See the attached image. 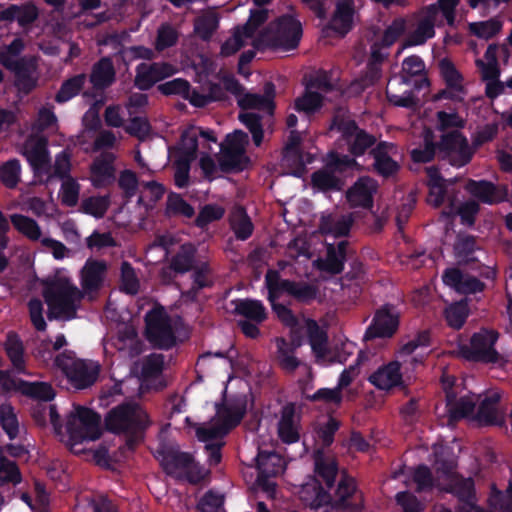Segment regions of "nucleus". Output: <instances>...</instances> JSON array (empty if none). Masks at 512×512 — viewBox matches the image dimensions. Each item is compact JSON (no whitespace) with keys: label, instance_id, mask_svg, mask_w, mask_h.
I'll return each instance as SVG.
<instances>
[{"label":"nucleus","instance_id":"423d86ee","mask_svg":"<svg viewBox=\"0 0 512 512\" xmlns=\"http://www.w3.org/2000/svg\"><path fill=\"white\" fill-rule=\"evenodd\" d=\"M439 129L442 132L440 149L454 166L461 167L467 164L472 151L467 140L460 134L458 129L463 126V120L455 113L440 111L437 113Z\"/></svg>","mask_w":512,"mask_h":512},{"label":"nucleus","instance_id":"3c124183","mask_svg":"<svg viewBox=\"0 0 512 512\" xmlns=\"http://www.w3.org/2000/svg\"><path fill=\"white\" fill-rule=\"evenodd\" d=\"M6 353L17 372L25 371L24 349L19 338L9 334L5 343Z\"/></svg>","mask_w":512,"mask_h":512},{"label":"nucleus","instance_id":"393cba45","mask_svg":"<svg viewBox=\"0 0 512 512\" xmlns=\"http://www.w3.org/2000/svg\"><path fill=\"white\" fill-rule=\"evenodd\" d=\"M498 391H490L482 399L475 419L481 425H502L505 422L506 406L500 401Z\"/></svg>","mask_w":512,"mask_h":512},{"label":"nucleus","instance_id":"cd10ccee","mask_svg":"<svg viewBox=\"0 0 512 512\" xmlns=\"http://www.w3.org/2000/svg\"><path fill=\"white\" fill-rule=\"evenodd\" d=\"M115 155L110 152L102 153L96 157L90 165L89 180L96 188H103L115 180V168L113 166Z\"/></svg>","mask_w":512,"mask_h":512},{"label":"nucleus","instance_id":"37998d69","mask_svg":"<svg viewBox=\"0 0 512 512\" xmlns=\"http://www.w3.org/2000/svg\"><path fill=\"white\" fill-rule=\"evenodd\" d=\"M37 17V9L34 5H11L6 9L0 8V21L16 20L21 26L33 22Z\"/></svg>","mask_w":512,"mask_h":512},{"label":"nucleus","instance_id":"774afa93","mask_svg":"<svg viewBox=\"0 0 512 512\" xmlns=\"http://www.w3.org/2000/svg\"><path fill=\"white\" fill-rule=\"evenodd\" d=\"M468 316V308L466 302H458L450 305L445 310V318L448 324L453 328H460L466 317Z\"/></svg>","mask_w":512,"mask_h":512},{"label":"nucleus","instance_id":"4d7b16f0","mask_svg":"<svg viewBox=\"0 0 512 512\" xmlns=\"http://www.w3.org/2000/svg\"><path fill=\"white\" fill-rule=\"evenodd\" d=\"M299 496L311 509L319 503L322 504L328 498V494L323 491L315 480L304 484L299 491Z\"/></svg>","mask_w":512,"mask_h":512},{"label":"nucleus","instance_id":"5fc2aeb1","mask_svg":"<svg viewBox=\"0 0 512 512\" xmlns=\"http://www.w3.org/2000/svg\"><path fill=\"white\" fill-rule=\"evenodd\" d=\"M502 29V22L497 18L486 21L472 22L469 24V31L474 36L488 40L497 35Z\"/></svg>","mask_w":512,"mask_h":512},{"label":"nucleus","instance_id":"a19ab883","mask_svg":"<svg viewBox=\"0 0 512 512\" xmlns=\"http://www.w3.org/2000/svg\"><path fill=\"white\" fill-rule=\"evenodd\" d=\"M354 7L352 0H338L331 20V28L341 34L347 33L353 23Z\"/></svg>","mask_w":512,"mask_h":512},{"label":"nucleus","instance_id":"bf43d9fd","mask_svg":"<svg viewBox=\"0 0 512 512\" xmlns=\"http://www.w3.org/2000/svg\"><path fill=\"white\" fill-rule=\"evenodd\" d=\"M109 205V196H92L82 201L81 210L95 218H102Z\"/></svg>","mask_w":512,"mask_h":512},{"label":"nucleus","instance_id":"79ce46f5","mask_svg":"<svg viewBox=\"0 0 512 512\" xmlns=\"http://www.w3.org/2000/svg\"><path fill=\"white\" fill-rule=\"evenodd\" d=\"M351 224L349 215H327L322 217L320 231L326 236L342 237L348 234Z\"/></svg>","mask_w":512,"mask_h":512},{"label":"nucleus","instance_id":"72a5a7b5","mask_svg":"<svg viewBox=\"0 0 512 512\" xmlns=\"http://www.w3.org/2000/svg\"><path fill=\"white\" fill-rule=\"evenodd\" d=\"M439 69L447 84V89L443 91V95L455 100H462L465 94L463 78L453 63L443 59L439 63Z\"/></svg>","mask_w":512,"mask_h":512},{"label":"nucleus","instance_id":"e433bc0d","mask_svg":"<svg viewBox=\"0 0 512 512\" xmlns=\"http://www.w3.org/2000/svg\"><path fill=\"white\" fill-rule=\"evenodd\" d=\"M466 188L471 195L487 204L501 202L507 196V190L504 187H497L487 181H470Z\"/></svg>","mask_w":512,"mask_h":512},{"label":"nucleus","instance_id":"338daca9","mask_svg":"<svg viewBox=\"0 0 512 512\" xmlns=\"http://www.w3.org/2000/svg\"><path fill=\"white\" fill-rule=\"evenodd\" d=\"M489 504L492 512H512V486L504 493L493 489Z\"/></svg>","mask_w":512,"mask_h":512},{"label":"nucleus","instance_id":"c85d7f7f","mask_svg":"<svg viewBox=\"0 0 512 512\" xmlns=\"http://www.w3.org/2000/svg\"><path fill=\"white\" fill-rule=\"evenodd\" d=\"M277 433L282 442L291 444L300 439V415L294 404L285 405L280 413Z\"/></svg>","mask_w":512,"mask_h":512},{"label":"nucleus","instance_id":"1a4fd4ad","mask_svg":"<svg viewBox=\"0 0 512 512\" xmlns=\"http://www.w3.org/2000/svg\"><path fill=\"white\" fill-rule=\"evenodd\" d=\"M66 430L67 445L73 453L80 454L84 451L83 444L100 437V417L88 408L74 407L68 416Z\"/></svg>","mask_w":512,"mask_h":512},{"label":"nucleus","instance_id":"f03ea898","mask_svg":"<svg viewBox=\"0 0 512 512\" xmlns=\"http://www.w3.org/2000/svg\"><path fill=\"white\" fill-rule=\"evenodd\" d=\"M429 345L430 336L427 332L410 339L400 347L394 361L381 366L369 376L370 383L385 391L401 385L403 376L412 372L428 355Z\"/></svg>","mask_w":512,"mask_h":512},{"label":"nucleus","instance_id":"de8ad7c7","mask_svg":"<svg viewBox=\"0 0 512 512\" xmlns=\"http://www.w3.org/2000/svg\"><path fill=\"white\" fill-rule=\"evenodd\" d=\"M315 471L323 478L327 486H331L335 480L337 468L332 456L322 451H317L314 456Z\"/></svg>","mask_w":512,"mask_h":512},{"label":"nucleus","instance_id":"c03bdc74","mask_svg":"<svg viewBox=\"0 0 512 512\" xmlns=\"http://www.w3.org/2000/svg\"><path fill=\"white\" fill-rule=\"evenodd\" d=\"M219 26V16L214 10H206L194 21V32L202 40H209Z\"/></svg>","mask_w":512,"mask_h":512},{"label":"nucleus","instance_id":"0eeeda50","mask_svg":"<svg viewBox=\"0 0 512 512\" xmlns=\"http://www.w3.org/2000/svg\"><path fill=\"white\" fill-rule=\"evenodd\" d=\"M50 317L71 319L74 317L81 294L68 278L56 276L45 282L43 290Z\"/></svg>","mask_w":512,"mask_h":512},{"label":"nucleus","instance_id":"5701e85b","mask_svg":"<svg viewBox=\"0 0 512 512\" xmlns=\"http://www.w3.org/2000/svg\"><path fill=\"white\" fill-rule=\"evenodd\" d=\"M424 71V63L418 56H410L404 59L402 64V77L400 79H392L388 82L387 96L389 101L402 107H409L413 105V98L410 94L403 92V95H397L392 92L396 84H407L409 76L420 75Z\"/></svg>","mask_w":512,"mask_h":512},{"label":"nucleus","instance_id":"6ab92c4d","mask_svg":"<svg viewBox=\"0 0 512 512\" xmlns=\"http://www.w3.org/2000/svg\"><path fill=\"white\" fill-rule=\"evenodd\" d=\"M497 338L495 331L482 329L472 336L469 344L459 347V354L470 361L496 362L499 358L494 348Z\"/></svg>","mask_w":512,"mask_h":512},{"label":"nucleus","instance_id":"13d9d810","mask_svg":"<svg viewBox=\"0 0 512 512\" xmlns=\"http://www.w3.org/2000/svg\"><path fill=\"white\" fill-rule=\"evenodd\" d=\"M435 154V145L432 132L429 129L423 131V146L418 145L411 148V158L415 162H428Z\"/></svg>","mask_w":512,"mask_h":512},{"label":"nucleus","instance_id":"39448f33","mask_svg":"<svg viewBox=\"0 0 512 512\" xmlns=\"http://www.w3.org/2000/svg\"><path fill=\"white\" fill-rule=\"evenodd\" d=\"M436 484L441 489L453 493L462 503L460 512H485L476 505L474 483L471 478H461L454 472V462L440 463L436 460ZM434 512H452L450 509L438 505Z\"/></svg>","mask_w":512,"mask_h":512},{"label":"nucleus","instance_id":"680f3d73","mask_svg":"<svg viewBox=\"0 0 512 512\" xmlns=\"http://www.w3.org/2000/svg\"><path fill=\"white\" fill-rule=\"evenodd\" d=\"M34 129L37 131L49 130L50 132H57L58 119L53 111V107L45 105L38 110L37 119L34 123Z\"/></svg>","mask_w":512,"mask_h":512},{"label":"nucleus","instance_id":"052dcab7","mask_svg":"<svg viewBox=\"0 0 512 512\" xmlns=\"http://www.w3.org/2000/svg\"><path fill=\"white\" fill-rule=\"evenodd\" d=\"M195 248L190 243H184L172 259L171 267L176 272H186L192 267Z\"/></svg>","mask_w":512,"mask_h":512},{"label":"nucleus","instance_id":"ddd939ff","mask_svg":"<svg viewBox=\"0 0 512 512\" xmlns=\"http://www.w3.org/2000/svg\"><path fill=\"white\" fill-rule=\"evenodd\" d=\"M149 425L146 412L137 404L117 406L106 417L107 429L114 433L137 434Z\"/></svg>","mask_w":512,"mask_h":512},{"label":"nucleus","instance_id":"6e6d98bb","mask_svg":"<svg viewBox=\"0 0 512 512\" xmlns=\"http://www.w3.org/2000/svg\"><path fill=\"white\" fill-rule=\"evenodd\" d=\"M81 186L73 177H65L62 179L59 190V198L63 205L73 207L78 203Z\"/></svg>","mask_w":512,"mask_h":512},{"label":"nucleus","instance_id":"49530a36","mask_svg":"<svg viewBox=\"0 0 512 512\" xmlns=\"http://www.w3.org/2000/svg\"><path fill=\"white\" fill-rule=\"evenodd\" d=\"M278 287L281 295H291L300 301H309L316 297V289L312 285L281 280L279 276Z\"/></svg>","mask_w":512,"mask_h":512},{"label":"nucleus","instance_id":"9b49d317","mask_svg":"<svg viewBox=\"0 0 512 512\" xmlns=\"http://www.w3.org/2000/svg\"><path fill=\"white\" fill-rule=\"evenodd\" d=\"M408 30L406 21L403 18H397L393 20L384 30L380 42L377 40L371 47V58L372 63L369 66V76L361 80L356 81L352 84V89L357 91L358 88L363 89L364 87L372 84L380 76V70L378 63L384 59L387 55L382 48H388L393 45L403 34Z\"/></svg>","mask_w":512,"mask_h":512},{"label":"nucleus","instance_id":"dca6fc26","mask_svg":"<svg viewBox=\"0 0 512 512\" xmlns=\"http://www.w3.org/2000/svg\"><path fill=\"white\" fill-rule=\"evenodd\" d=\"M302 34L301 24L293 16L281 17L275 26L266 32L258 34V40L263 41L265 46H273L283 50L294 49Z\"/></svg>","mask_w":512,"mask_h":512},{"label":"nucleus","instance_id":"9d476101","mask_svg":"<svg viewBox=\"0 0 512 512\" xmlns=\"http://www.w3.org/2000/svg\"><path fill=\"white\" fill-rule=\"evenodd\" d=\"M180 326V319L169 316L163 307H155L146 315L147 338L159 348L167 349L175 344Z\"/></svg>","mask_w":512,"mask_h":512},{"label":"nucleus","instance_id":"aec40b11","mask_svg":"<svg viewBox=\"0 0 512 512\" xmlns=\"http://www.w3.org/2000/svg\"><path fill=\"white\" fill-rule=\"evenodd\" d=\"M446 393L447 421L442 424L450 425L453 421L469 416L476 403L474 395L463 394L458 397L459 385L455 384L453 376L444 374L441 378Z\"/></svg>","mask_w":512,"mask_h":512},{"label":"nucleus","instance_id":"0e129e2a","mask_svg":"<svg viewBox=\"0 0 512 512\" xmlns=\"http://www.w3.org/2000/svg\"><path fill=\"white\" fill-rule=\"evenodd\" d=\"M164 366V358L161 354H152L141 363V377L144 381L156 378L161 374Z\"/></svg>","mask_w":512,"mask_h":512},{"label":"nucleus","instance_id":"bb28decb","mask_svg":"<svg viewBox=\"0 0 512 512\" xmlns=\"http://www.w3.org/2000/svg\"><path fill=\"white\" fill-rule=\"evenodd\" d=\"M201 136L205 142L216 143V138L210 131H203L199 127L191 126L184 130L177 147L170 152V155L191 159L196 156L198 137Z\"/></svg>","mask_w":512,"mask_h":512},{"label":"nucleus","instance_id":"69168bd1","mask_svg":"<svg viewBox=\"0 0 512 512\" xmlns=\"http://www.w3.org/2000/svg\"><path fill=\"white\" fill-rule=\"evenodd\" d=\"M85 79V75H77L63 83L56 95V101L63 103L77 95L85 83Z\"/></svg>","mask_w":512,"mask_h":512},{"label":"nucleus","instance_id":"603ef678","mask_svg":"<svg viewBox=\"0 0 512 512\" xmlns=\"http://www.w3.org/2000/svg\"><path fill=\"white\" fill-rule=\"evenodd\" d=\"M230 223L238 239L245 240L252 234L253 225L242 208L238 207L233 210Z\"/></svg>","mask_w":512,"mask_h":512},{"label":"nucleus","instance_id":"4c0bfd02","mask_svg":"<svg viewBox=\"0 0 512 512\" xmlns=\"http://www.w3.org/2000/svg\"><path fill=\"white\" fill-rule=\"evenodd\" d=\"M344 242H340L335 248L333 244H327L326 257L316 259L313 264L321 272L327 274H337L343 269L344 260Z\"/></svg>","mask_w":512,"mask_h":512},{"label":"nucleus","instance_id":"c9c22d12","mask_svg":"<svg viewBox=\"0 0 512 512\" xmlns=\"http://www.w3.org/2000/svg\"><path fill=\"white\" fill-rule=\"evenodd\" d=\"M375 169L383 176L392 175L398 169L397 149L393 144L380 143L373 151Z\"/></svg>","mask_w":512,"mask_h":512},{"label":"nucleus","instance_id":"864d4df0","mask_svg":"<svg viewBox=\"0 0 512 512\" xmlns=\"http://www.w3.org/2000/svg\"><path fill=\"white\" fill-rule=\"evenodd\" d=\"M164 187L154 181H142L139 188V202L145 207L153 206L164 195Z\"/></svg>","mask_w":512,"mask_h":512},{"label":"nucleus","instance_id":"7c9ffc66","mask_svg":"<svg viewBox=\"0 0 512 512\" xmlns=\"http://www.w3.org/2000/svg\"><path fill=\"white\" fill-rule=\"evenodd\" d=\"M497 46L489 45L484 58L476 59V65L481 72L484 80L487 81V94L489 97H495L499 93L500 86L496 83L499 76L498 62L496 58Z\"/></svg>","mask_w":512,"mask_h":512},{"label":"nucleus","instance_id":"7ed1b4c3","mask_svg":"<svg viewBox=\"0 0 512 512\" xmlns=\"http://www.w3.org/2000/svg\"><path fill=\"white\" fill-rule=\"evenodd\" d=\"M247 401V396L241 395L233 401L217 405L215 416L209 422L197 426L196 435L200 441L206 443L205 449L211 465L220 462L222 438L230 429L240 423L247 409Z\"/></svg>","mask_w":512,"mask_h":512},{"label":"nucleus","instance_id":"412c9836","mask_svg":"<svg viewBox=\"0 0 512 512\" xmlns=\"http://www.w3.org/2000/svg\"><path fill=\"white\" fill-rule=\"evenodd\" d=\"M248 144L246 133L236 130L229 134L221 146L219 166L221 170L242 169L246 163L245 147Z\"/></svg>","mask_w":512,"mask_h":512},{"label":"nucleus","instance_id":"a878e982","mask_svg":"<svg viewBox=\"0 0 512 512\" xmlns=\"http://www.w3.org/2000/svg\"><path fill=\"white\" fill-rule=\"evenodd\" d=\"M25 156L37 176L51 178L52 167L44 138H31L25 144Z\"/></svg>","mask_w":512,"mask_h":512},{"label":"nucleus","instance_id":"f3484780","mask_svg":"<svg viewBox=\"0 0 512 512\" xmlns=\"http://www.w3.org/2000/svg\"><path fill=\"white\" fill-rule=\"evenodd\" d=\"M357 166L354 159L331 152L327 157L326 166L312 175L313 186L321 191L338 190L341 188L342 182L336 172L354 169Z\"/></svg>","mask_w":512,"mask_h":512},{"label":"nucleus","instance_id":"f704fd0d","mask_svg":"<svg viewBox=\"0 0 512 512\" xmlns=\"http://www.w3.org/2000/svg\"><path fill=\"white\" fill-rule=\"evenodd\" d=\"M377 190V183L369 177H361L347 191V200L352 206L370 207L373 195Z\"/></svg>","mask_w":512,"mask_h":512},{"label":"nucleus","instance_id":"2f4dec72","mask_svg":"<svg viewBox=\"0 0 512 512\" xmlns=\"http://www.w3.org/2000/svg\"><path fill=\"white\" fill-rule=\"evenodd\" d=\"M398 315L392 308H383L379 310L374 318L372 325L368 328L366 336L390 337L397 329Z\"/></svg>","mask_w":512,"mask_h":512},{"label":"nucleus","instance_id":"a18cd8bd","mask_svg":"<svg viewBox=\"0 0 512 512\" xmlns=\"http://www.w3.org/2000/svg\"><path fill=\"white\" fill-rule=\"evenodd\" d=\"M235 311L243 316L244 320H250L256 323H262L266 317V309L258 300H238L234 302Z\"/></svg>","mask_w":512,"mask_h":512},{"label":"nucleus","instance_id":"f257e3e1","mask_svg":"<svg viewBox=\"0 0 512 512\" xmlns=\"http://www.w3.org/2000/svg\"><path fill=\"white\" fill-rule=\"evenodd\" d=\"M265 282L269 292L268 299L274 312L285 325L291 328L293 344L299 346L301 344L300 336L306 335L317 361L324 360L328 352L326 331L313 320L297 319L286 306L276 302L282 296L279 293L278 273L276 271H268Z\"/></svg>","mask_w":512,"mask_h":512},{"label":"nucleus","instance_id":"09e8293b","mask_svg":"<svg viewBox=\"0 0 512 512\" xmlns=\"http://www.w3.org/2000/svg\"><path fill=\"white\" fill-rule=\"evenodd\" d=\"M115 77L114 67L108 58L101 59L93 68L91 82L95 87L103 88L110 85Z\"/></svg>","mask_w":512,"mask_h":512},{"label":"nucleus","instance_id":"4be33fe9","mask_svg":"<svg viewBox=\"0 0 512 512\" xmlns=\"http://www.w3.org/2000/svg\"><path fill=\"white\" fill-rule=\"evenodd\" d=\"M256 464L259 471L257 482L270 496L275 492V483L268 478L283 473L285 469L284 459L274 453L259 451L256 457Z\"/></svg>","mask_w":512,"mask_h":512},{"label":"nucleus","instance_id":"f8f14e48","mask_svg":"<svg viewBox=\"0 0 512 512\" xmlns=\"http://www.w3.org/2000/svg\"><path fill=\"white\" fill-rule=\"evenodd\" d=\"M55 364L66 376L71 386L76 389H83L93 384L100 369L97 362L78 359L71 353L59 355Z\"/></svg>","mask_w":512,"mask_h":512},{"label":"nucleus","instance_id":"a211bd4d","mask_svg":"<svg viewBox=\"0 0 512 512\" xmlns=\"http://www.w3.org/2000/svg\"><path fill=\"white\" fill-rule=\"evenodd\" d=\"M219 80L224 85L225 91L236 96L238 105L242 109H257L267 112L272 111L274 94V87L272 84L266 85L264 95H258L252 93H243V88L241 85L235 80L233 76L225 72L220 73Z\"/></svg>","mask_w":512,"mask_h":512},{"label":"nucleus","instance_id":"58836bf2","mask_svg":"<svg viewBox=\"0 0 512 512\" xmlns=\"http://www.w3.org/2000/svg\"><path fill=\"white\" fill-rule=\"evenodd\" d=\"M341 130L351 153L356 156L363 154L374 142V139L360 130L354 122L346 123Z\"/></svg>","mask_w":512,"mask_h":512},{"label":"nucleus","instance_id":"2eb2a0df","mask_svg":"<svg viewBox=\"0 0 512 512\" xmlns=\"http://www.w3.org/2000/svg\"><path fill=\"white\" fill-rule=\"evenodd\" d=\"M340 94L341 91L330 83L327 74L321 73L307 84L305 93L295 99V109L311 114L319 110L325 100L338 97Z\"/></svg>","mask_w":512,"mask_h":512},{"label":"nucleus","instance_id":"ea45409f","mask_svg":"<svg viewBox=\"0 0 512 512\" xmlns=\"http://www.w3.org/2000/svg\"><path fill=\"white\" fill-rule=\"evenodd\" d=\"M107 265L104 261L87 260L81 273V283L85 291H95L103 283Z\"/></svg>","mask_w":512,"mask_h":512},{"label":"nucleus","instance_id":"c756f323","mask_svg":"<svg viewBox=\"0 0 512 512\" xmlns=\"http://www.w3.org/2000/svg\"><path fill=\"white\" fill-rule=\"evenodd\" d=\"M177 68L169 63L140 64L135 78L136 85L142 89H148L153 84L172 76Z\"/></svg>","mask_w":512,"mask_h":512},{"label":"nucleus","instance_id":"e2e57ef3","mask_svg":"<svg viewBox=\"0 0 512 512\" xmlns=\"http://www.w3.org/2000/svg\"><path fill=\"white\" fill-rule=\"evenodd\" d=\"M21 174V165L18 160L11 159L0 166V179L8 188H14Z\"/></svg>","mask_w":512,"mask_h":512},{"label":"nucleus","instance_id":"20e7f679","mask_svg":"<svg viewBox=\"0 0 512 512\" xmlns=\"http://www.w3.org/2000/svg\"><path fill=\"white\" fill-rule=\"evenodd\" d=\"M459 0H438L414 13L408 26V34L398 51L406 47L419 46L435 36V28L441 27L445 22L453 26L455 22V8Z\"/></svg>","mask_w":512,"mask_h":512},{"label":"nucleus","instance_id":"8fccbe9b","mask_svg":"<svg viewBox=\"0 0 512 512\" xmlns=\"http://www.w3.org/2000/svg\"><path fill=\"white\" fill-rule=\"evenodd\" d=\"M11 223L17 231L32 241L41 242V238L44 237L37 222L27 216L14 214L11 216Z\"/></svg>","mask_w":512,"mask_h":512},{"label":"nucleus","instance_id":"6e6552de","mask_svg":"<svg viewBox=\"0 0 512 512\" xmlns=\"http://www.w3.org/2000/svg\"><path fill=\"white\" fill-rule=\"evenodd\" d=\"M427 175L429 186L428 203L438 207L447 200L449 207L448 210L443 212V215L452 216L458 214L463 224L472 225L475 215L479 210L478 203L471 200L458 206L452 192L448 189L447 182L441 178L438 170L430 167L427 169Z\"/></svg>","mask_w":512,"mask_h":512},{"label":"nucleus","instance_id":"b1692460","mask_svg":"<svg viewBox=\"0 0 512 512\" xmlns=\"http://www.w3.org/2000/svg\"><path fill=\"white\" fill-rule=\"evenodd\" d=\"M23 49L24 42L21 38H15L10 44L0 46V63L6 68L18 73V88L28 92L34 86V82L22 77L19 73L21 67L20 54Z\"/></svg>","mask_w":512,"mask_h":512},{"label":"nucleus","instance_id":"473e14b6","mask_svg":"<svg viewBox=\"0 0 512 512\" xmlns=\"http://www.w3.org/2000/svg\"><path fill=\"white\" fill-rule=\"evenodd\" d=\"M158 457L165 471L179 479L183 477L187 469H190L193 461L191 455L176 449L161 452Z\"/></svg>","mask_w":512,"mask_h":512},{"label":"nucleus","instance_id":"4468645a","mask_svg":"<svg viewBox=\"0 0 512 512\" xmlns=\"http://www.w3.org/2000/svg\"><path fill=\"white\" fill-rule=\"evenodd\" d=\"M267 19V11L265 9H257L251 12L250 18L246 25L237 28L233 35L227 39L221 46V55L230 56L240 50L242 47L251 45L255 49L263 48V41L258 40L256 29Z\"/></svg>","mask_w":512,"mask_h":512}]
</instances>
